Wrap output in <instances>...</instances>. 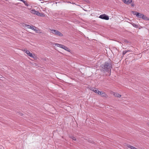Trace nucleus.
Here are the masks:
<instances>
[{
	"instance_id": "obj_1",
	"label": "nucleus",
	"mask_w": 149,
	"mask_h": 149,
	"mask_svg": "<svg viewBox=\"0 0 149 149\" xmlns=\"http://www.w3.org/2000/svg\"><path fill=\"white\" fill-rule=\"evenodd\" d=\"M101 66L102 70L105 72H110V75L111 70L112 68V65L111 62H105Z\"/></svg>"
},
{
	"instance_id": "obj_2",
	"label": "nucleus",
	"mask_w": 149,
	"mask_h": 149,
	"mask_svg": "<svg viewBox=\"0 0 149 149\" xmlns=\"http://www.w3.org/2000/svg\"><path fill=\"white\" fill-rule=\"evenodd\" d=\"M49 29L51 31L52 33L55 35H57L60 37L62 36L63 35V34L61 32L57 30L51 29Z\"/></svg>"
},
{
	"instance_id": "obj_3",
	"label": "nucleus",
	"mask_w": 149,
	"mask_h": 149,
	"mask_svg": "<svg viewBox=\"0 0 149 149\" xmlns=\"http://www.w3.org/2000/svg\"><path fill=\"white\" fill-rule=\"evenodd\" d=\"M55 45L61 48L68 52H70V50L66 46H64L61 44H56Z\"/></svg>"
},
{
	"instance_id": "obj_4",
	"label": "nucleus",
	"mask_w": 149,
	"mask_h": 149,
	"mask_svg": "<svg viewBox=\"0 0 149 149\" xmlns=\"http://www.w3.org/2000/svg\"><path fill=\"white\" fill-rule=\"evenodd\" d=\"M99 17L101 19L106 20H108L109 19V16L104 14L100 15Z\"/></svg>"
},
{
	"instance_id": "obj_5",
	"label": "nucleus",
	"mask_w": 149,
	"mask_h": 149,
	"mask_svg": "<svg viewBox=\"0 0 149 149\" xmlns=\"http://www.w3.org/2000/svg\"><path fill=\"white\" fill-rule=\"evenodd\" d=\"M32 11L33 14H36L38 16H41L42 14L40 13L38 11H37L35 10H32Z\"/></svg>"
},
{
	"instance_id": "obj_6",
	"label": "nucleus",
	"mask_w": 149,
	"mask_h": 149,
	"mask_svg": "<svg viewBox=\"0 0 149 149\" xmlns=\"http://www.w3.org/2000/svg\"><path fill=\"white\" fill-rule=\"evenodd\" d=\"M24 51L25 52V53H26L29 56H32V54L30 52L27 50L26 49H24Z\"/></svg>"
},
{
	"instance_id": "obj_7",
	"label": "nucleus",
	"mask_w": 149,
	"mask_h": 149,
	"mask_svg": "<svg viewBox=\"0 0 149 149\" xmlns=\"http://www.w3.org/2000/svg\"><path fill=\"white\" fill-rule=\"evenodd\" d=\"M143 14H141L140 13H138L137 14H136V17H138L139 18H142V16H143Z\"/></svg>"
},
{
	"instance_id": "obj_8",
	"label": "nucleus",
	"mask_w": 149,
	"mask_h": 149,
	"mask_svg": "<svg viewBox=\"0 0 149 149\" xmlns=\"http://www.w3.org/2000/svg\"><path fill=\"white\" fill-rule=\"evenodd\" d=\"M113 95L116 97H121V95H120L118 93H114L113 94Z\"/></svg>"
},
{
	"instance_id": "obj_9",
	"label": "nucleus",
	"mask_w": 149,
	"mask_h": 149,
	"mask_svg": "<svg viewBox=\"0 0 149 149\" xmlns=\"http://www.w3.org/2000/svg\"><path fill=\"white\" fill-rule=\"evenodd\" d=\"M35 31H36V33H42L41 30L38 28L36 29Z\"/></svg>"
},
{
	"instance_id": "obj_10",
	"label": "nucleus",
	"mask_w": 149,
	"mask_h": 149,
	"mask_svg": "<svg viewBox=\"0 0 149 149\" xmlns=\"http://www.w3.org/2000/svg\"><path fill=\"white\" fill-rule=\"evenodd\" d=\"M142 18L145 20H148V17H146V16L145 15H144L143 14V16H142Z\"/></svg>"
},
{
	"instance_id": "obj_11",
	"label": "nucleus",
	"mask_w": 149,
	"mask_h": 149,
	"mask_svg": "<svg viewBox=\"0 0 149 149\" xmlns=\"http://www.w3.org/2000/svg\"><path fill=\"white\" fill-rule=\"evenodd\" d=\"M101 96L103 97H104L105 98H107L108 97L107 95L104 92L101 95Z\"/></svg>"
},
{
	"instance_id": "obj_12",
	"label": "nucleus",
	"mask_w": 149,
	"mask_h": 149,
	"mask_svg": "<svg viewBox=\"0 0 149 149\" xmlns=\"http://www.w3.org/2000/svg\"><path fill=\"white\" fill-rule=\"evenodd\" d=\"M132 24L134 27L136 28H138L139 27V26L134 23Z\"/></svg>"
},
{
	"instance_id": "obj_13",
	"label": "nucleus",
	"mask_w": 149,
	"mask_h": 149,
	"mask_svg": "<svg viewBox=\"0 0 149 149\" xmlns=\"http://www.w3.org/2000/svg\"><path fill=\"white\" fill-rule=\"evenodd\" d=\"M69 137L70 138L72 139L73 140H74V141L76 140V138L72 135H69Z\"/></svg>"
},
{
	"instance_id": "obj_14",
	"label": "nucleus",
	"mask_w": 149,
	"mask_h": 149,
	"mask_svg": "<svg viewBox=\"0 0 149 149\" xmlns=\"http://www.w3.org/2000/svg\"><path fill=\"white\" fill-rule=\"evenodd\" d=\"M29 28L31 29L32 30L35 31L36 29H37V28L35 26H31V27H29Z\"/></svg>"
},
{
	"instance_id": "obj_15",
	"label": "nucleus",
	"mask_w": 149,
	"mask_h": 149,
	"mask_svg": "<svg viewBox=\"0 0 149 149\" xmlns=\"http://www.w3.org/2000/svg\"><path fill=\"white\" fill-rule=\"evenodd\" d=\"M132 0H128L127 1H126L125 3L127 4H129L130 3L132 2Z\"/></svg>"
},
{
	"instance_id": "obj_16",
	"label": "nucleus",
	"mask_w": 149,
	"mask_h": 149,
	"mask_svg": "<svg viewBox=\"0 0 149 149\" xmlns=\"http://www.w3.org/2000/svg\"><path fill=\"white\" fill-rule=\"evenodd\" d=\"M132 14L134 15H135L136 16V14L138 13V12L135 11H132Z\"/></svg>"
},
{
	"instance_id": "obj_17",
	"label": "nucleus",
	"mask_w": 149,
	"mask_h": 149,
	"mask_svg": "<svg viewBox=\"0 0 149 149\" xmlns=\"http://www.w3.org/2000/svg\"><path fill=\"white\" fill-rule=\"evenodd\" d=\"M30 57H32L33 58H34L35 59H36L37 58L36 56L34 54H32V56H31Z\"/></svg>"
},
{
	"instance_id": "obj_18",
	"label": "nucleus",
	"mask_w": 149,
	"mask_h": 149,
	"mask_svg": "<svg viewBox=\"0 0 149 149\" xmlns=\"http://www.w3.org/2000/svg\"><path fill=\"white\" fill-rule=\"evenodd\" d=\"M104 92L100 91H98V94L100 95H101Z\"/></svg>"
},
{
	"instance_id": "obj_19",
	"label": "nucleus",
	"mask_w": 149,
	"mask_h": 149,
	"mask_svg": "<svg viewBox=\"0 0 149 149\" xmlns=\"http://www.w3.org/2000/svg\"><path fill=\"white\" fill-rule=\"evenodd\" d=\"M129 148H131V149H134V147L133 146H131L130 145H128V146H127Z\"/></svg>"
},
{
	"instance_id": "obj_20",
	"label": "nucleus",
	"mask_w": 149,
	"mask_h": 149,
	"mask_svg": "<svg viewBox=\"0 0 149 149\" xmlns=\"http://www.w3.org/2000/svg\"><path fill=\"white\" fill-rule=\"evenodd\" d=\"M24 4L26 6H28V5L27 4V3L26 1H25L24 0L23 1H22Z\"/></svg>"
},
{
	"instance_id": "obj_21",
	"label": "nucleus",
	"mask_w": 149,
	"mask_h": 149,
	"mask_svg": "<svg viewBox=\"0 0 149 149\" xmlns=\"http://www.w3.org/2000/svg\"><path fill=\"white\" fill-rule=\"evenodd\" d=\"M128 51H129L128 50V51H127V50L124 51L123 52V55H125Z\"/></svg>"
},
{
	"instance_id": "obj_22",
	"label": "nucleus",
	"mask_w": 149,
	"mask_h": 149,
	"mask_svg": "<svg viewBox=\"0 0 149 149\" xmlns=\"http://www.w3.org/2000/svg\"><path fill=\"white\" fill-rule=\"evenodd\" d=\"M130 3L131 5L132 6L134 7V2L132 1V2Z\"/></svg>"
},
{
	"instance_id": "obj_23",
	"label": "nucleus",
	"mask_w": 149,
	"mask_h": 149,
	"mask_svg": "<svg viewBox=\"0 0 149 149\" xmlns=\"http://www.w3.org/2000/svg\"><path fill=\"white\" fill-rule=\"evenodd\" d=\"M98 91H99L97 89H96V88H95V89H94L93 91L96 93H98Z\"/></svg>"
},
{
	"instance_id": "obj_24",
	"label": "nucleus",
	"mask_w": 149,
	"mask_h": 149,
	"mask_svg": "<svg viewBox=\"0 0 149 149\" xmlns=\"http://www.w3.org/2000/svg\"><path fill=\"white\" fill-rule=\"evenodd\" d=\"M123 40L126 43H128L129 42L128 40L126 39H124Z\"/></svg>"
},
{
	"instance_id": "obj_25",
	"label": "nucleus",
	"mask_w": 149,
	"mask_h": 149,
	"mask_svg": "<svg viewBox=\"0 0 149 149\" xmlns=\"http://www.w3.org/2000/svg\"><path fill=\"white\" fill-rule=\"evenodd\" d=\"M95 89V88H91V91H94Z\"/></svg>"
},
{
	"instance_id": "obj_26",
	"label": "nucleus",
	"mask_w": 149,
	"mask_h": 149,
	"mask_svg": "<svg viewBox=\"0 0 149 149\" xmlns=\"http://www.w3.org/2000/svg\"><path fill=\"white\" fill-rule=\"evenodd\" d=\"M26 26L28 28H29V27H31V26L30 25H26Z\"/></svg>"
},
{
	"instance_id": "obj_27",
	"label": "nucleus",
	"mask_w": 149,
	"mask_h": 149,
	"mask_svg": "<svg viewBox=\"0 0 149 149\" xmlns=\"http://www.w3.org/2000/svg\"><path fill=\"white\" fill-rule=\"evenodd\" d=\"M123 1L124 3H125L126 1V0H122Z\"/></svg>"
},
{
	"instance_id": "obj_28",
	"label": "nucleus",
	"mask_w": 149,
	"mask_h": 149,
	"mask_svg": "<svg viewBox=\"0 0 149 149\" xmlns=\"http://www.w3.org/2000/svg\"><path fill=\"white\" fill-rule=\"evenodd\" d=\"M20 114L21 116H22L23 115V114L22 113H20Z\"/></svg>"
},
{
	"instance_id": "obj_29",
	"label": "nucleus",
	"mask_w": 149,
	"mask_h": 149,
	"mask_svg": "<svg viewBox=\"0 0 149 149\" xmlns=\"http://www.w3.org/2000/svg\"><path fill=\"white\" fill-rule=\"evenodd\" d=\"M92 143H94V142H93V141H92Z\"/></svg>"
},
{
	"instance_id": "obj_30",
	"label": "nucleus",
	"mask_w": 149,
	"mask_h": 149,
	"mask_svg": "<svg viewBox=\"0 0 149 149\" xmlns=\"http://www.w3.org/2000/svg\"><path fill=\"white\" fill-rule=\"evenodd\" d=\"M148 126H149V123H148Z\"/></svg>"
}]
</instances>
